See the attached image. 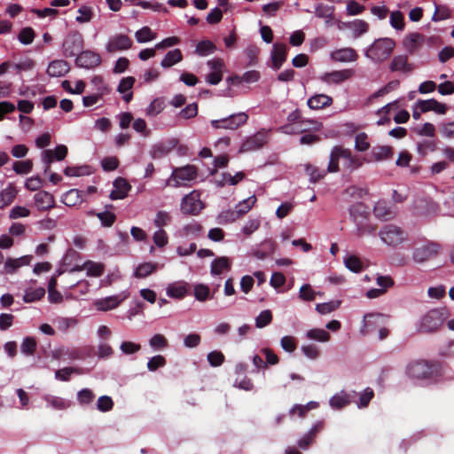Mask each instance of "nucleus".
<instances>
[{"instance_id":"nucleus-60","label":"nucleus","mask_w":454,"mask_h":454,"mask_svg":"<svg viewBox=\"0 0 454 454\" xmlns=\"http://www.w3.org/2000/svg\"><path fill=\"white\" fill-rule=\"evenodd\" d=\"M171 222V215L168 212L164 210H160L157 212L154 218V224L156 227L161 229L164 226H167Z\"/></svg>"},{"instance_id":"nucleus-54","label":"nucleus","mask_w":454,"mask_h":454,"mask_svg":"<svg viewBox=\"0 0 454 454\" xmlns=\"http://www.w3.org/2000/svg\"><path fill=\"white\" fill-rule=\"evenodd\" d=\"M390 25L396 30L402 31L404 28V17L400 11L390 13Z\"/></svg>"},{"instance_id":"nucleus-14","label":"nucleus","mask_w":454,"mask_h":454,"mask_svg":"<svg viewBox=\"0 0 454 454\" xmlns=\"http://www.w3.org/2000/svg\"><path fill=\"white\" fill-rule=\"evenodd\" d=\"M76 65L83 68H94L100 65V56L92 51H82L76 57Z\"/></svg>"},{"instance_id":"nucleus-36","label":"nucleus","mask_w":454,"mask_h":454,"mask_svg":"<svg viewBox=\"0 0 454 454\" xmlns=\"http://www.w3.org/2000/svg\"><path fill=\"white\" fill-rule=\"evenodd\" d=\"M306 338L309 340H315L318 342H328L331 340V335L325 329L312 328L307 331Z\"/></svg>"},{"instance_id":"nucleus-50","label":"nucleus","mask_w":454,"mask_h":454,"mask_svg":"<svg viewBox=\"0 0 454 454\" xmlns=\"http://www.w3.org/2000/svg\"><path fill=\"white\" fill-rule=\"evenodd\" d=\"M103 227H111L116 220L114 213L106 210L96 214Z\"/></svg>"},{"instance_id":"nucleus-4","label":"nucleus","mask_w":454,"mask_h":454,"mask_svg":"<svg viewBox=\"0 0 454 454\" xmlns=\"http://www.w3.org/2000/svg\"><path fill=\"white\" fill-rule=\"evenodd\" d=\"M445 319L444 313L440 309H431L420 317L418 325V331L423 333L437 331Z\"/></svg>"},{"instance_id":"nucleus-13","label":"nucleus","mask_w":454,"mask_h":454,"mask_svg":"<svg viewBox=\"0 0 454 454\" xmlns=\"http://www.w3.org/2000/svg\"><path fill=\"white\" fill-rule=\"evenodd\" d=\"M268 141V134L264 129L258 131L254 136L248 137L240 145L239 153H247L260 149Z\"/></svg>"},{"instance_id":"nucleus-52","label":"nucleus","mask_w":454,"mask_h":454,"mask_svg":"<svg viewBox=\"0 0 454 454\" xmlns=\"http://www.w3.org/2000/svg\"><path fill=\"white\" fill-rule=\"evenodd\" d=\"M371 145L368 141V136L364 132H361L356 136L355 149L358 152H365L370 148Z\"/></svg>"},{"instance_id":"nucleus-62","label":"nucleus","mask_w":454,"mask_h":454,"mask_svg":"<svg viewBox=\"0 0 454 454\" xmlns=\"http://www.w3.org/2000/svg\"><path fill=\"white\" fill-rule=\"evenodd\" d=\"M244 178H245L244 172H238L234 176H232L230 173H223L222 185H224V184L236 185L238 183L242 181Z\"/></svg>"},{"instance_id":"nucleus-27","label":"nucleus","mask_w":454,"mask_h":454,"mask_svg":"<svg viewBox=\"0 0 454 454\" xmlns=\"http://www.w3.org/2000/svg\"><path fill=\"white\" fill-rule=\"evenodd\" d=\"M18 194V190L13 184H9L0 192V209L11 205Z\"/></svg>"},{"instance_id":"nucleus-1","label":"nucleus","mask_w":454,"mask_h":454,"mask_svg":"<svg viewBox=\"0 0 454 454\" xmlns=\"http://www.w3.org/2000/svg\"><path fill=\"white\" fill-rule=\"evenodd\" d=\"M340 160L343 161L344 168L350 172L358 169L365 162V158L354 154L350 149L336 145L331 151L327 171L330 173L339 172Z\"/></svg>"},{"instance_id":"nucleus-18","label":"nucleus","mask_w":454,"mask_h":454,"mask_svg":"<svg viewBox=\"0 0 454 454\" xmlns=\"http://www.w3.org/2000/svg\"><path fill=\"white\" fill-rule=\"evenodd\" d=\"M330 58L333 62H354L358 59L356 51L350 47L340 48L331 52Z\"/></svg>"},{"instance_id":"nucleus-3","label":"nucleus","mask_w":454,"mask_h":454,"mask_svg":"<svg viewBox=\"0 0 454 454\" xmlns=\"http://www.w3.org/2000/svg\"><path fill=\"white\" fill-rule=\"evenodd\" d=\"M442 246L437 242L426 241L416 245L411 250V259L414 263L422 264L439 255Z\"/></svg>"},{"instance_id":"nucleus-2","label":"nucleus","mask_w":454,"mask_h":454,"mask_svg":"<svg viewBox=\"0 0 454 454\" xmlns=\"http://www.w3.org/2000/svg\"><path fill=\"white\" fill-rule=\"evenodd\" d=\"M395 44L392 38H378L366 49L365 57L375 63H382L391 56Z\"/></svg>"},{"instance_id":"nucleus-49","label":"nucleus","mask_w":454,"mask_h":454,"mask_svg":"<svg viewBox=\"0 0 454 454\" xmlns=\"http://www.w3.org/2000/svg\"><path fill=\"white\" fill-rule=\"evenodd\" d=\"M108 92H109V89L107 88V86H103L102 89H99V92L98 94L83 97V98H82L83 106L85 107H89V106H92L96 105L98 102V100L101 98V97L104 94H106Z\"/></svg>"},{"instance_id":"nucleus-11","label":"nucleus","mask_w":454,"mask_h":454,"mask_svg":"<svg viewBox=\"0 0 454 454\" xmlns=\"http://www.w3.org/2000/svg\"><path fill=\"white\" fill-rule=\"evenodd\" d=\"M132 45L133 42L129 36L124 34H116L108 39L106 51L109 53H115L129 50Z\"/></svg>"},{"instance_id":"nucleus-5","label":"nucleus","mask_w":454,"mask_h":454,"mask_svg":"<svg viewBox=\"0 0 454 454\" xmlns=\"http://www.w3.org/2000/svg\"><path fill=\"white\" fill-rule=\"evenodd\" d=\"M407 373L410 378L418 380H431L435 377L434 365L427 361H416L410 364Z\"/></svg>"},{"instance_id":"nucleus-23","label":"nucleus","mask_w":454,"mask_h":454,"mask_svg":"<svg viewBox=\"0 0 454 454\" xmlns=\"http://www.w3.org/2000/svg\"><path fill=\"white\" fill-rule=\"evenodd\" d=\"M70 70L69 64L62 59L51 61L47 67V74L51 77H61Z\"/></svg>"},{"instance_id":"nucleus-41","label":"nucleus","mask_w":454,"mask_h":454,"mask_svg":"<svg viewBox=\"0 0 454 454\" xmlns=\"http://www.w3.org/2000/svg\"><path fill=\"white\" fill-rule=\"evenodd\" d=\"M156 37L157 34L153 32L149 27H143L135 33V38L139 43L151 42Z\"/></svg>"},{"instance_id":"nucleus-25","label":"nucleus","mask_w":454,"mask_h":454,"mask_svg":"<svg viewBox=\"0 0 454 454\" xmlns=\"http://www.w3.org/2000/svg\"><path fill=\"white\" fill-rule=\"evenodd\" d=\"M333 104L332 97L326 94H316L308 99L307 105L310 109L320 110Z\"/></svg>"},{"instance_id":"nucleus-37","label":"nucleus","mask_w":454,"mask_h":454,"mask_svg":"<svg viewBox=\"0 0 454 454\" xmlns=\"http://www.w3.org/2000/svg\"><path fill=\"white\" fill-rule=\"evenodd\" d=\"M187 284L184 282L173 283L167 287V294L173 298H183L187 292Z\"/></svg>"},{"instance_id":"nucleus-59","label":"nucleus","mask_w":454,"mask_h":454,"mask_svg":"<svg viewBox=\"0 0 454 454\" xmlns=\"http://www.w3.org/2000/svg\"><path fill=\"white\" fill-rule=\"evenodd\" d=\"M299 298L304 301H311L316 298V292L310 285L305 284L301 286L299 291Z\"/></svg>"},{"instance_id":"nucleus-47","label":"nucleus","mask_w":454,"mask_h":454,"mask_svg":"<svg viewBox=\"0 0 454 454\" xmlns=\"http://www.w3.org/2000/svg\"><path fill=\"white\" fill-rule=\"evenodd\" d=\"M37 342L33 337H26L20 345L21 352L26 356H33L36 350Z\"/></svg>"},{"instance_id":"nucleus-32","label":"nucleus","mask_w":454,"mask_h":454,"mask_svg":"<svg viewBox=\"0 0 454 454\" xmlns=\"http://www.w3.org/2000/svg\"><path fill=\"white\" fill-rule=\"evenodd\" d=\"M393 155V149L390 146H378L374 147L371 153V159L368 161H381L384 160L390 159Z\"/></svg>"},{"instance_id":"nucleus-33","label":"nucleus","mask_w":454,"mask_h":454,"mask_svg":"<svg viewBox=\"0 0 454 454\" xmlns=\"http://www.w3.org/2000/svg\"><path fill=\"white\" fill-rule=\"evenodd\" d=\"M183 59V54L179 49L169 51L160 62V66L163 68H169L174 65L181 62Z\"/></svg>"},{"instance_id":"nucleus-51","label":"nucleus","mask_w":454,"mask_h":454,"mask_svg":"<svg viewBox=\"0 0 454 454\" xmlns=\"http://www.w3.org/2000/svg\"><path fill=\"white\" fill-rule=\"evenodd\" d=\"M94 398V393L89 388H83L77 393V401L82 406L92 403Z\"/></svg>"},{"instance_id":"nucleus-9","label":"nucleus","mask_w":454,"mask_h":454,"mask_svg":"<svg viewBox=\"0 0 454 454\" xmlns=\"http://www.w3.org/2000/svg\"><path fill=\"white\" fill-rule=\"evenodd\" d=\"M197 177V168L193 165H186L182 168H176L173 170L170 180L174 181V186H184L186 183L194 180Z\"/></svg>"},{"instance_id":"nucleus-17","label":"nucleus","mask_w":454,"mask_h":454,"mask_svg":"<svg viewBox=\"0 0 454 454\" xmlns=\"http://www.w3.org/2000/svg\"><path fill=\"white\" fill-rule=\"evenodd\" d=\"M389 70L391 72H400L403 74H410L414 70V66L409 62L408 56L400 54L395 56L389 63Z\"/></svg>"},{"instance_id":"nucleus-46","label":"nucleus","mask_w":454,"mask_h":454,"mask_svg":"<svg viewBox=\"0 0 454 454\" xmlns=\"http://www.w3.org/2000/svg\"><path fill=\"white\" fill-rule=\"evenodd\" d=\"M216 47L209 40H205L198 43L196 45L195 52L200 56H207L215 51Z\"/></svg>"},{"instance_id":"nucleus-21","label":"nucleus","mask_w":454,"mask_h":454,"mask_svg":"<svg viewBox=\"0 0 454 454\" xmlns=\"http://www.w3.org/2000/svg\"><path fill=\"white\" fill-rule=\"evenodd\" d=\"M35 206L38 210L45 211L55 206V200L52 194L45 191H40L34 196Z\"/></svg>"},{"instance_id":"nucleus-34","label":"nucleus","mask_w":454,"mask_h":454,"mask_svg":"<svg viewBox=\"0 0 454 454\" xmlns=\"http://www.w3.org/2000/svg\"><path fill=\"white\" fill-rule=\"evenodd\" d=\"M231 269V262L225 257H218L215 259L211 263L210 272L212 275H221L224 271H227Z\"/></svg>"},{"instance_id":"nucleus-10","label":"nucleus","mask_w":454,"mask_h":454,"mask_svg":"<svg viewBox=\"0 0 454 454\" xmlns=\"http://www.w3.org/2000/svg\"><path fill=\"white\" fill-rule=\"evenodd\" d=\"M203 207L200 193L198 191H192L184 196L181 202V210L187 215H198Z\"/></svg>"},{"instance_id":"nucleus-8","label":"nucleus","mask_w":454,"mask_h":454,"mask_svg":"<svg viewBox=\"0 0 454 454\" xmlns=\"http://www.w3.org/2000/svg\"><path fill=\"white\" fill-rule=\"evenodd\" d=\"M83 37L79 32H72L64 39L63 55L67 58L77 56L83 49Z\"/></svg>"},{"instance_id":"nucleus-44","label":"nucleus","mask_w":454,"mask_h":454,"mask_svg":"<svg viewBox=\"0 0 454 454\" xmlns=\"http://www.w3.org/2000/svg\"><path fill=\"white\" fill-rule=\"evenodd\" d=\"M351 216L354 218V221L357 222L360 218H366L369 215L368 208L363 203H356L351 206L349 209Z\"/></svg>"},{"instance_id":"nucleus-64","label":"nucleus","mask_w":454,"mask_h":454,"mask_svg":"<svg viewBox=\"0 0 454 454\" xmlns=\"http://www.w3.org/2000/svg\"><path fill=\"white\" fill-rule=\"evenodd\" d=\"M114 407V401L108 395H102L97 401V409L102 412L109 411Z\"/></svg>"},{"instance_id":"nucleus-43","label":"nucleus","mask_w":454,"mask_h":454,"mask_svg":"<svg viewBox=\"0 0 454 454\" xmlns=\"http://www.w3.org/2000/svg\"><path fill=\"white\" fill-rule=\"evenodd\" d=\"M54 356L58 359L67 356L69 359H82L84 355L79 348H61L55 352Z\"/></svg>"},{"instance_id":"nucleus-6","label":"nucleus","mask_w":454,"mask_h":454,"mask_svg":"<svg viewBox=\"0 0 454 454\" xmlns=\"http://www.w3.org/2000/svg\"><path fill=\"white\" fill-rule=\"evenodd\" d=\"M380 239L389 247H397L407 239L405 231L393 224L385 225L379 233Z\"/></svg>"},{"instance_id":"nucleus-39","label":"nucleus","mask_w":454,"mask_h":454,"mask_svg":"<svg viewBox=\"0 0 454 454\" xmlns=\"http://www.w3.org/2000/svg\"><path fill=\"white\" fill-rule=\"evenodd\" d=\"M45 295L43 287L27 288L23 296V301L27 303L35 302L41 300Z\"/></svg>"},{"instance_id":"nucleus-28","label":"nucleus","mask_w":454,"mask_h":454,"mask_svg":"<svg viewBox=\"0 0 454 454\" xmlns=\"http://www.w3.org/2000/svg\"><path fill=\"white\" fill-rule=\"evenodd\" d=\"M125 298L126 297L120 298L116 295L109 296L97 300L94 304L98 310L107 311L117 308Z\"/></svg>"},{"instance_id":"nucleus-53","label":"nucleus","mask_w":454,"mask_h":454,"mask_svg":"<svg viewBox=\"0 0 454 454\" xmlns=\"http://www.w3.org/2000/svg\"><path fill=\"white\" fill-rule=\"evenodd\" d=\"M194 296L200 301H205L210 298L209 287L203 284H197L193 287Z\"/></svg>"},{"instance_id":"nucleus-58","label":"nucleus","mask_w":454,"mask_h":454,"mask_svg":"<svg viewBox=\"0 0 454 454\" xmlns=\"http://www.w3.org/2000/svg\"><path fill=\"white\" fill-rule=\"evenodd\" d=\"M272 321V313L270 309L262 311L255 318V326L262 328L270 325Z\"/></svg>"},{"instance_id":"nucleus-19","label":"nucleus","mask_w":454,"mask_h":454,"mask_svg":"<svg viewBox=\"0 0 454 454\" xmlns=\"http://www.w3.org/2000/svg\"><path fill=\"white\" fill-rule=\"evenodd\" d=\"M130 189L131 186L127 180L119 177L114 182V188L110 193V199L113 200H123L128 196Z\"/></svg>"},{"instance_id":"nucleus-20","label":"nucleus","mask_w":454,"mask_h":454,"mask_svg":"<svg viewBox=\"0 0 454 454\" xmlns=\"http://www.w3.org/2000/svg\"><path fill=\"white\" fill-rule=\"evenodd\" d=\"M32 260V255H23L19 258H7L4 262V272L7 274H13L20 268L29 265Z\"/></svg>"},{"instance_id":"nucleus-29","label":"nucleus","mask_w":454,"mask_h":454,"mask_svg":"<svg viewBox=\"0 0 454 454\" xmlns=\"http://www.w3.org/2000/svg\"><path fill=\"white\" fill-rule=\"evenodd\" d=\"M136 80L133 76H128L125 78H122L118 85L117 90L121 94H123V100L127 103H129L133 97V93L131 91V89L135 83Z\"/></svg>"},{"instance_id":"nucleus-22","label":"nucleus","mask_w":454,"mask_h":454,"mask_svg":"<svg viewBox=\"0 0 454 454\" xmlns=\"http://www.w3.org/2000/svg\"><path fill=\"white\" fill-rule=\"evenodd\" d=\"M417 105L419 106L420 111L423 113L433 111L439 114H444L447 111V106L437 101L434 98L427 100H419Z\"/></svg>"},{"instance_id":"nucleus-63","label":"nucleus","mask_w":454,"mask_h":454,"mask_svg":"<svg viewBox=\"0 0 454 454\" xmlns=\"http://www.w3.org/2000/svg\"><path fill=\"white\" fill-rule=\"evenodd\" d=\"M64 173L67 176H82L85 175H89L90 168L87 166L82 167H67L64 170Z\"/></svg>"},{"instance_id":"nucleus-42","label":"nucleus","mask_w":454,"mask_h":454,"mask_svg":"<svg viewBox=\"0 0 454 454\" xmlns=\"http://www.w3.org/2000/svg\"><path fill=\"white\" fill-rule=\"evenodd\" d=\"M82 201L81 193L76 189H71L62 197V202L68 207H74Z\"/></svg>"},{"instance_id":"nucleus-57","label":"nucleus","mask_w":454,"mask_h":454,"mask_svg":"<svg viewBox=\"0 0 454 454\" xmlns=\"http://www.w3.org/2000/svg\"><path fill=\"white\" fill-rule=\"evenodd\" d=\"M261 74L256 70H250L243 74L241 76H237L235 79L237 80V84H240L245 82L247 83H254L259 81Z\"/></svg>"},{"instance_id":"nucleus-40","label":"nucleus","mask_w":454,"mask_h":454,"mask_svg":"<svg viewBox=\"0 0 454 454\" xmlns=\"http://www.w3.org/2000/svg\"><path fill=\"white\" fill-rule=\"evenodd\" d=\"M82 270H86L89 277H100L105 270L103 263L88 261L83 263Z\"/></svg>"},{"instance_id":"nucleus-48","label":"nucleus","mask_w":454,"mask_h":454,"mask_svg":"<svg viewBox=\"0 0 454 454\" xmlns=\"http://www.w3.org/2000/svg\"><path fill=\"white\" fill-rule=\"evenodd\" d=\"M305 170L311 183H317L325 176V170L319 169L317 167L310 164L305 165Z\"/></svg>"},{"instance_id":"nucleus-55","label":"nucleus","mask_w":454,"mask_h":454,"mask_svg":"<svg viewBox=\"0 0 454 454\" xmlns=\"http://www.w3.org/2000/svg\"><path fill=\"white\" fill-rule=\"evenodd\" d=\"M13 170L19 175H24L31 172L33 162L31 160L15 161L12 165Z\"/></svg>"},{"instance_id":"nucleus-30","label":"nucleus","mask_w":454,"mask_h":454,"mask_svg":"<svg viewBox=\"0 0 454 454\" xmlns=\"http://www.w3.org/2000/svg\"><path fill=\"white\" fill-rule=\"evenodd\" d=\"M43 399L46 402L47 406L54 410L63 411L71 406V402L69 400L60 396L46 395Z\"/></svg>"},{"instance_id":"nucleus-31","label":"nucleus","mask_w":454,"mask_h":454,"mask_svg":"<svg viewBox=\"0 0 454 454\" xmlns=\"http://www.w3.org/2000/svg\"><path fill=\"white\" fill-rule=\"evenodd\" d=\"M375 216L379 219L387 221L394 217L395 212L387 206L386 201H378L373 208Z\"/></svg>"},{"instance_id":"nucleus-16","label":"nucleus","mask_w":454,"mask_h":454,"mask_svg":"<svg viewBox=\"0 0 454 454\" xmlns=\"http://www.w3.org/2000/svg\"><path fill=\"white\" fill-rule=\"evenodd\" d=\"M211 72L207 75L206 81L213 85L218 84L223 79L224 63L221 59H213L207 61Z\"/></svg>"},{"instance_id":"nucleus-15","label":"nucleus","mask_w":454,"mask_h":454,"mask_svg":"<svg viewBox=\"0 0 454 454\" xmlns=\"http://www.w3.org/2000/svg\"><path fill=\"white\" fill-rule=\"evenodd\" d=\"M426 41L427 39L423 35L411 33L403 38V46L409 54L412 55L422 47Z\"/></svg>"},{"instance_id":"nucleus-12","label":"nucleus","mask_w":454,"mask_h":454,"mask_svg":"<svg viewBox=\"0 0 454 454\" xmlns=\"http://www.w3.org/2000/svg\"><path fill=\"white\" fill-rule=\"evenodd\" d=\"M356 72L352 68H347L342 70H334L323 74L319 79L323 82L328 85H338L343 82L351 79L355 75Z\"/></svg>"},{"instance_id":"nucleus-7","label":"nucleus","mask_w":454,"mask_h":454,"mask_svg":"<svg viewBox=\"0 0 454 454\" xmlns=\"http://www.w3.org/2000/svg\"><path fill=\"white\" fill-rule=\"evenodd\" d=\"M248 120V115L244 113H237L231 114L226 118H223L220 120H213L211 121V126L215 129H230L235 130L239 127L245 125Z\"/></svg>"},{"instance_id":"nucleus-56","label":"nucleus","mask_w":454,"mask_h":454,"mask_svg":"<svg viewBox=\"0 0 454 454\" xmlns=\"http://www.w3.org/2000/svg\"><path fill=\"white\" fill-rule=\"evenodd\" d=\"M340 305V301H332L328 302L319 303L316 306V310L322 314H328L337 309Z\"/></svg>"},{"instance_id":"nucleus-45","label":"nucleus","mask_w":454,"mask_h":454,"mask_svg":"<svg viewBox=\"0 0 454 454\" xmlns=\"http://www.w3.org/2000/svg\"><path fill=\"white\" fill-rule=\"evenodd\" d=\"M345 266L351 271L358 273L363 270L364 265L361 259L356 255H348L344 259Z\"/></svg>"},{"instance_id":"nucleus-38","label":"nucleus","mask_w":454,"mask_h":454,"mask_svg":"<svg viewBox=\"0 0 454 454\" xmlns=\"http://www.w3.org/2000/svg\"><path fill=\"white\" fill-rule=\"evenodd\" d=\"M158 268L157 263L154 262H144L139 264L134 273L137 278H144L156 271Z\"/></svg>"},{"instance_id":"nucleus-26","label":"nucleus","mask_w":454,"mask_h":454,"mask_svg":"<svg viewBox=\"0 0 454 454\" xmlns=\"http://www.w3.org/2000/svg\"><path fill=\"white\" fill-rule=\"evenodd\" d=\"M256 197L254 195L244 200L236 206L235 211L231 212V220L234 221L247 214L255 204Z\"/></svg>"},{"instance_id":"nucleus-24","label":"nucleus","mask_w":454,"mask_h":454,"mask_svg":"<svg viewBox=\"0 0 454 454\" xmlns=\"http://www.w3.org/2000/svg\"><path fill=\"white\" fill-rule=\"evenodd\" d=\"M287 47L284 43H275L271 52L272 67L279 69L286 59Z\"/></svg>"},{"instance_id":"nucleus-61","label":"nucleus","mask_w":454,"mask_h":454,"mask_svg":"<svg viewBox=\"0 0 454 454\" xmlns=\"http://www.w3.org/2000/svg\"><path fill=\"white\" fill-rule=\"evenodd\" d=\"M318 428L319 427H312L308 434L299 440L298 446L303 450L308 449L313 443Z\"/></svg>"},{"instance_id":"nucleus-35","label":"nucleus","mask_w":454,"mask_h":454,"mask_svg":"<svg viewBox=\"0 0 454 454\" xmlns=\"http://www.w3.org/2000/svg\"><path fill=\"white\" fill-rule=\"evenodd\" d=\"M351 402V395L341 391L330 399V405L333 409H342Z\"/></svg>"}]
</instances>
